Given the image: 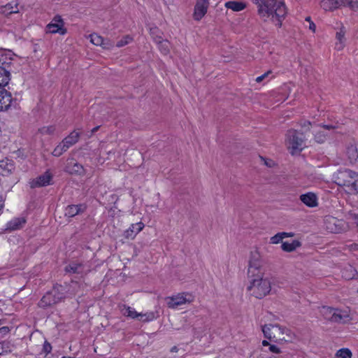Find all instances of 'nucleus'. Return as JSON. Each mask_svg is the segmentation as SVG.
<instances>
[{
  "mask_svg": "<svg viewBox=\"0 0 358 358\" xmlns=\"http://www.w3.org/2000/svg\"><path fill=\"white\" fill-rule=\"evenodd\" d=\"M346 6L354 10H358V0H347Z\"/></svg>",
  "mask_w": 358,
  "mask_h": 358,
  "instance_id": "nucleus-43",
  "label": "nucleus"
},
{
  "mask_svg": "<svg viewBox=\"0 0 358 358\" xmlns=\"http://www.w3.org/2000/svg\"><path fill=\"white\" fill-rule=\"evenodd\" d=\"M132 38L129 36H126L123 38L118 41L116 43V47L121 48L123 47L128 43H129L130 41H131Z\"/></svg>",
  "mask_w": 358,
  "mask_h": 358,
  "instance_id": "nucleus-39",
  "label": "nucleus"
},
{
  "mask_svg": "<svg viewBox=\"0 0 358 358\" xmlns=\"http://www.w3.org/2000/svg\"><path fill=\"white\" fill-rule=\"evenodd\" d=\"M55 131V127L50 125L48 127H43L38 129V131L43 135H51Z\"/></svg>",
  "mask_w": 358,
  "mask_h": 358,
  "instance_id": "nucleus-37",
  "label": "nucleus"
},
{
  "mask_svg": "<svg viewBox=\"0 0 358 358\" xmlns=\"http://www.w3.org/2000/svg\"><path fill=\"white\" fill-rule=\"evenodd\" d=\"M192 301V295L185 293L178 294L176 296L166 298V304L170 308H176L178 306L190 303Z\"/></svg>",
  "mask_w": 358,
  "mask_h": 358,
  "instance_id": "nucleus-7",
  "label": "nucleus"
},
{
  "mask_svg": "<svg viewBox=\"0 0 358 358\" xmlns=\"http://www.w3.org/2000/svg\"><path fill=\"white\" fill-rule=\"evenodd\" d=\"M347 0H322L320 6L324 10H334L341 6H346Z\"/></svg>",
  "mask_w": 358,
  "mask_h": 358,
  "instance_id": "nucleus-14",
  "label": "nucleus"
},
{
  "mask_svg": "<svg viewBox=\"0 0 358 358\" xmlns=\"http://www.w3.org/2000/svg\"><path fill=\"white\" fill-rule=\"evenodd\" d=\"M301 243L298 240H294L292 243L282 242L281 248L283 251L290 252L299 248Z\"/></svg>",
  "mask_w": 358,
  "mask_h": 358,
  "instance_id": "nucleus-27",
  "label": "nucleus"
},
{
  "mask_svg": "<svg viewBox=\"0 0 358 358\" xmlns=\"http://www.w3.org/2000/svg\"><path fill=\"white\" fill-rule=\"evenodd\" d=\"M282 241V236L280 233L276 234L275 236H272L270 239V243L272 244H278Z\"/></svg>",
  "mask_w": 358,
  "mask_h": 358,
  "instance_id": "nucleus-42",
  "label": "nucleus"
},
{
  "mask_svg": "<svg viewBox=\"0 0 358 358\" xmlns=\"http://www.w3.org/2000/svg\"><path fill=\"white\" fill-rule=\"evenodd\" d=\"M225 7L233 11L238 12L243 10L246 7V5L241 1H229L225 3Z\"/></svg>",
  "mask_w": 358,
  "mask_h": 358,
  "instance_id": "nucleus-26",
  "label": "nucleus"
},
{
  "mask_svg": "<svg viewBox=\"0 0 358 358\" xmlns=\"http://www.w3.org/2000/svg\"><path fill=\"white\" fill-rule=\"evenodd\" d=\"M357 272L351 265L345 267L342 271V276L346 280H352L356 277Z\"/></svg>",
  "mask_w": 358,
  "mask_h": 358,
  "instance_id": "nucleus-28",
  "label": "nucleus"
},
{
  "mask_svg": "<svg viewBox=\"0 0 358 358\" xmlns=\"http://www.w3.org/2000/svg\"><path fill=\"white\" fill-rule=\"evenodd\" d=\"M10 80V73L4 68L0 67V87L7 85Z\"/></svg>",
  "mask_w": 358,
  "mask_h": 358,
  "instance_id": "nucleus-30",
  "label": "nucleus"
},
{
  "mask_svg": "<svg viewBox=\"0 0 358 358\" xmlns=\"http://www.w3.org/2000/svg\"><path fill=\"white\" fill-rule=\"evenodd\" d=\"M143 227L144 224L142 222L132 224L129 228L124 231V237L127 239H134Z\"/></svg>",
  "mask_w": 358,
  "mask_h": 358,
  "instance_id": "nucleus-19",
  "label": "nucleus"
},
{
  "mask_svg": "<svg viewBox=\"0 0 358 358\" xmlns=\"http://www.w3.org/2000/svg\"><path fill=\"white\" fill-rule=\"evenodd\" d=\"M280 234L282 236V239L285 238L293 237L294 236V234L292 232H280Z\"/></svg>",
  "mask_w": 358,
  "mask_h": 358,
  "instance_id": "nucleus-50",
  "label": "nucleus"
},
{
  "mask_svg": "<svg viewBox=\"0 0 358 358\" xmlns=\"http://www.w3.org/2000/svg\"><path fill=\"white\" fill-rule=\"evenodd\" d=\"M335 311V308L328 307V306H323L322 307L320 310V313L324 317V319L328 320L331 322V317H333L332 315L334 314Z\"/></svg>",
  "mask_w": 358,
  "mask_h": 358,
  "instance_id": "nucleus-32",
  "label": "nucleus"
},
{
  "mask_svg": "<svg viewBox=\"0 0 358 358\" xmlns=\"http://www.w3.org/2000/svg\"><path fill=\"white\" fill-rule=\"evenodd\" d=\"M99 128V126L95 127L94 128H93L92 129L91 133L94 134L95 132H96L98 131Z\"/></svg>",
  "mask_w": 358,
  "mask_h": 358,
  "instance_id": "nucleus-55",
  "label": "nucleus"
},
{
  "mask_svg": "<svg viewBox=\"0 0 358 358\" xmlns=\"http://www.w3.org/2000/svg\"><path fill=\"white\" fill-rule=\"evenodd\" d=\"M51 350H52L51 345L48 342L45 341L43 345V351L46 354H48V353L50 352Z\"/></svg>",
  "mask_w": 358,
  "mask_h": 358,
  "instance_id": "nucleus-46",
  "label": "nucleus"
},
{
  "mask_svg": "<svg viewBox=\"0 0 358 358\" xmlns=\"http://www.w3.org/2000/svg\"><path fill=\"white\" fill-rule=\"evenodd\" d=\"M12 101L10 92L0 87V110H8L11 105Z\"/></svg>",
  "mask_w": 358,
  "mask_h": 358,
  "instance_id": "nucleus-11",
  "label": "nucleus"
},
{
  "mask_svg": "<svg viewBox=\"0 0 358 358\" xmlns=\"http://www.w3.org/2000/svg\"><path fill=\"white\" fill-rule=\"evenodd\" d=\"M262 345H263L264 346H267V345H269V346H270L269 343H268L267 341H265V340L262 341Z\"/></svg>",
  "mask_w": 358,
  "mask_h": 358,
  "instance_id": "nucleus-56",
  "label": "nucleus"
},
{
  "mask_svg": "<svg viewBox=\"0 0 358 358\" xmlns=\"http://www.w3.org/2000/svg\"><path fill=\"white\" fill-rule=\"evenodd\" d=\"M347 155L351 163L355 162L358 159V151L356 145H350L347 148Z\"/></svg>",
  "mask_w": 358,
  "mask_h": 358,
  "instance_id": "nucleus-29",
  "label": "nucleus"
},
{
  "mask_svg": "<svg viewBox=\"0 0 358 358\" xmlns=\"http://www.w3.org/2000/svg\"><path fill=\"white\" fill-rule=\"evenodd\" d=\"M68 148H66V145L62 141L60 143H59L56 148L52 151V155L55 157H59L61 156L64 152L67 151Z\"/></svg>",
  "mask_w": 358,
  "mask_h": 358,
  "instance_id": "nucleus-34",
  "label": "nucleus"
},
{
  "mask_svg": "<svg viewBox=\"0 0 358 358\" xmlns=\"http://www.w3.org/2000/svg\"><path fill=\"white\" fill-rule=\"evenodd\" d=\"M124 315L133 319H138L142 322H149L155 318V315L153 313H148L145 314L138 313L134 308L131 307H127L126 308Z\"/></svg>",
  "mask_w": 358,
  "mask_h": 358,
  "instance_id": "nucleus-9",
  "label": "nucleus"
},
{
  "mask_svg": "<svg viewBox=\"0 0 358 358\" xmlns=\"http://www.w3.org/2000/svg\"><path fill=\"white\" fill-rule=\"evenodd\" d=\"M18 11L17 4L13 3V2L8 3L5 6H0V13L5 15L17 13Z\"/></svg>",
  "mask_w": 358,
  "mask_h": 358,
  "instance_id": "nucleus-25",
  "label": "nucleus"
},
{
  "mask_svg": "<svg viewBox=\"0 0 358 358\" xmlns=\"http://www.w3.org/2000/svg\"><path fill=\"white\" fill-rule=\"evenodd\" d=\"M285 331H286V329L285 328L280 326V329H279V331H278V334L280 335V338H283L282 335L285 334Z\"/></svg>",
  "mask_w": 358,
  "mask_h": 358,
  "instance_id": "nucleus-51",
  "label": "nucleus"
},
{
  "mask_svg": "<svg viewBox=\"0 0 358 358\" xmlns=\"http://www.w3.org/2000/svg\"><path fill=\"white\" fill-rule=\"evenodd\" d=\"M10 343L7 341H3L0 343V347L1 350H10L9 349Z\"/></svg>",
  "mask_w": 358,
  "mask_h": 358,
  "instance_id": "nucleus-48",
  "label": "nucleus"
},
{
  "mask_svg": "<svg viewBox=\"0 0 358 358\" xmlns=\"http://www.w3.org/2000/svg\"><path fill=\"white\" fill-rule=\"evenodd\" d=\"M271 73V71H267L266 73H264L263 75L260 76H258L257 78H256V81L257 83H260L262 82L266 77L268 76V75Z\"/></svg>",
  "mask_w": 358,
  "mask_h": 358,
  "instance_id": "nucleus-49",
  "label": "nucleus"
},
{
  "mask_svg": "<svg viewBox=\"0 0 358 358\" xmlns=\"http://www.w3.org/2000/svg\"><path fill=\"white\" fill-rule=\"evenodd\" d=\"M345 217L349 222L352 224H355L358 229V214L355 213L352 210H350L345 213Z\"/></svg>",
  "mask_w": 358,
  "mask_h": 358,
  "instance_id": "nucleus-33",
  "label": "nucleus"
},
{
  "mask_svg": "<svg viewBox=\"0 0 358 358\" xmlns=\"http://www.w3.org/2000/svg\"><path fill=\"white\" fill-rule=\"evenodd\" d=\"M52 176L49 171L45 172L43 175L33 180L31 184V187H44L50 185Z\"/></svg>",
  "mask_w": 358,
  "mask_h": 358,
  "instance_id": "nucleus-15",
  "label": "nucleus"
},
{
  "mask_svg": "<svg viewBox=\"0 0 358 358\" xmlns=\"http://www.w3.org/2000/svg\"><path fill=\"white\" fill-rule=\"evenodd\" d=\"M352 352L348 348H342L338 350L335 355V358H351Z\"/></svg>",
  "mask_w": 358,
  "mask_h": 358,
  "instance_id": "nucleus-35",
  "label": "nucleus"
},
{
  "mask_svg": "<svg viewBox=\"0 0 358 358\" xmlns=\"http://www.w3.org/2000/svg\"><path fill=\"white\" fill-rule=\"evenodd\" d=\"M6 200V196L3 194H0V215L3 211V208H4V203Z\"/></svg>",
  "mask_w": 358,
  "mask_h": 358,
  "instance_id": "nucleus-45",
  "label": "nucleus"
},
{
  "mask_svg": "<svg viewBox=\"0 0 358 358\" xmlns=\"http://www.w3.org/2000/svg\"><path fill=\"white\" fill-rule=\"evenodd\" d=\"M335 182L348 194L358 193V173L350 169H341L334 174Z\"/></svg>",
  "mask_w": 358,
  "mask_h": 358,
  "instance_id": "nucleus-3",
  "label": "nucleus"
},
{
  "mask_svg": "<svg viewBox=\"0 0 358 358\" xmlns=\"http://www.w3.org/2000/svg\"><path fill=\"white\" fill-rule=\"evenodd\" d=\"M208 5V0H197L194 13V17L196 20H200L205 15Z\"/></svg>",
  "mask_w": 358,
  "mask_h": 358,
  "instance_id": "nucleus-10",
  "label": "nucleus"
},
{
  "mask_svg": "<svg viewBox=\"0 0 358 358\" xmlns=\"http://www.w3.org/2000/svg\"><path fill=\"white\" fill-rule=\"evenodd\" d=\"M150 32L154 40L155 38H157V36H161V31L157 27L150 28Z\"/></svg>",
  "mask_w": 358,
  "mask_h": 358,
  "instance_id": "nucleus-44",
  "label": "nucleus"
},
{
  "mask_svg": "<svg viewBox=\"0 0 358 358\" xmlns=\"http://www.w3.org/2000/svg\"><path fill=\"white\" fill-rule=\"evenodd\" d=\"M280 325L278 324H265L262 327V331L264 337L269 339L270 341H277L278 340H284L285 338H280V335L278 334L279 331Z\"/></svg>",
  "mask_w": 358,
  "mask_h": 358,
  "instance_id": "nucleus-8",
  "label": "nucleus"
},
{
  "mask_svg": "<svg viewBox=\"0 0 358 358\" xmlns=\"http://www.w3.org/2000/svg\"><path fill=\"white\" fill-rule=\"evenodd\" d=\"M332 316L331 322H333L346 323L351 320L349 310H347L335 309Z\"/></svg>",
  "mask_w": 358,
  "mask_h": 358,
  "instance_id": "nucleus-12",
  "label": "nucleus"
},
{
  "mask_svg": "<svg viewBox=\"0 0 358 358\" xmlns=\"http://www.w3.org/2000/svg\"><path fill=\"white\" fill-rule=\"evenodd\" d=\"M80 137V132L77 131L76 130L73 131L69 136L64 138L62 140V142L66 145V148L69 149L76 143L78 142Z\"/></svg>",
  "mask_w": 358,
  "mask_h": 358,
  "instance_id": "nucleus-22",
  "label": "nucleus"
},
{
  "mask_svg": "<svg viewBox=\"0 0 358 358\" xmlns=\"http://www.w3.org/2000/svg\"><path fill=\"white\" fill-rule=\"evenodd\" d=\"M90 41L95 45H100L103 43V38L97 34H92L90 36Z\"/></svg>",
  "mask_w": 358,
  "mask_h": 358,
  "instance_id": "nucleus-36",
  "label": "nucleus"
},
{
  "mask_svg": "<svg viewBox=\"0 0 358 358\" xmlns=\"http://www.w3.org/2000/svg\"><path fill=\"white\" fill-rule=\"evenodd\" d=\"M248 275L250 282L247 289L252 296L262 299L270 293L271 281L264 276L260 255L257 252H252L250 254Z\"/></svg>",
  "mask_w": 358,
  "mask_h": 358,
  "instance_id": "nucleus-1",
  "label": "nucleus"
},
{
  "mask_svg": "<svg viewBox=\"0 0 358 358\" xmlns=\"http://www.w3.org/2000/svg\"><path fill=\"white\" fill-rule=\"evenodd\" d=\"M357 292H358V289H357Z\"/></svg>",
  "mask_w": 358,
  "mask_h": 358,
  "instance_id": "nucleus-60",
  "label": "nucleus"
},
{
  "mask_svg": "<svg viewBox=\"0 0 358 358\" xmlns=\"http://www.w3.org/2000/svg\"><path fill=\"white\" fill-rule=\"evenodd\" d=\"M253 3L257 6L258 14L260 15V10H264L266 0H252Z\"/></svg>",
  "mask_w": 358,
  "mask_h": 358,
  "instance_id": "nucleus-40",
  "label": "nucleus"
},
{
  "mask_svg": "<svg viewBox=\"0 0 358 358\" xmlns=\"http://www.w3.org/2000/svg\"><path fill=\"white\" fill-rule=\"evenodd\" d=\"M321 127H322L323 128L326 129H334L335 127L331 125V124H329V125H327V124H323V125H321Z\"/></svg>",
  "mask_w": 358,
  "mask_h": 358,
  "instance_id": "nucleus-54",
  "label": "nucleus"
},
{
  "mask_svg": "<svg viewBox=\"0 0 358 358\" xmlns=\"http://www.w3.org/2000/svg\"><path fill=\"white\" fill-rule=\"evenodd\" d=\"M65 171L71 175H82L84 172V169L80 164L72 159L67 163Z\"/></svg>",
  "mask_w": 358,
  "mask_h": 358,
  "instance_id": "nucleus-16",
  "label": "nucleus"
},
{
  "mask_svg": "<svg viewBox=\"0 0 358 358\" xmlns=\"http://www.w3.org/2000/svg\"><path fill=\"white\" fill-rule=\"evenodd\" d=\"M345 30L343 27H342L338 31L336 32V43L335 44V48L337 50H341L343 49L345 46Z\"/></svg>",
  "mask_w": 358,
  "mask_h": 358,
  "instance_id": "nucleus-23",
  "label": "nucleus"
},
{
  "mask_svg": "<svg viewBox=\"0 0 358 358\" xmlns=\"http://www.w3.org/2000/svg\"><path fill=\"white\" fill-rule=\"evenodd\" d=\"M324 224L325 229L331 233L338 234L348 230L349 223L343 219H338L331 215H327L324 217Z\"/></svg>",
  "mask_w": 358,
  "mask_h": 358,
  "instance_id": "nucleus-6",
  "label": "nucleus"
},
{
  "mask_svg": "<svg viewBox=\"0 0 358 358\" xmlns=\"http://www.w3.org/2000/svg\"><path fill=\"white\" fill-rule=\"evenodd\" d=\"M58 303L56 301L55 296L52 295L51 292H48L38 302V306L42 308H47Z\"/></svg>",
  "mask_w": 358,
  "mask_h": 358,
  "instance_id": "nucleus-18",
  "label": "nucleus"
},
{
  "mask_svg": "<svg viewBox=\"0 0 358 358\" xmlns=\"http://www.w3.org/2000/svg\"><path fill=\"white\" fill-rule=\"evenodd\" d=\"M306 21H308V22H312V21L310 20V17H307L306 18Z\"/></svg>",
  "mask_w": 358,
  "mask_h": 358,
  "instance_id": "nucleus-58",
  "label": "nucleus"
},
{
  "mask_svg": "<svg viewBox=\"0 0 358 358\" xmlns=\"http://www.w3.org/2000/svg\"><path fill=\"white\" fill-rule=\"evenodd\" d=\"M55 23H50L47 25V31L51 34L59 33L61 34H64L66 33V30L62 29L63 27V21L59 16L55 17L54 18Z\"/></svg>",
  "mask_w": 358,
  "mask_h": 358,
  "instance_id": "nucleus-13",
  "label": "nucleus"
},
{
  "mask_svg": "<svg viewBox=\"0 0 358 358\" xmlns=\"http://www.w3.org/2000/svg\"><path fill=\"white\" fill-rule=\"evenodd\" d=\"M310 125V122H305L303 127H309Z\"/></svg>",
  "mask_w": 358,
  "mask_h": 358,
  "instance_id": "nucleus-57",
  "label": "nucleus"
},
{
  "mask_svg": "<svg viewBox=\"0 0 358 358\" xmlns=\"http://www.w3.org/2000/svg\"><path fill=\"white\" fill-rule=\"evenodd\" d=\"M155 41L159 45L162 53L167 55L169 52L170 43L168 41L163 40L162 36H157V38H155Z\"/></svg>",
  "mask_w": 358,
  "mask_h": 358,
  "instance_id": "nucleus-24",
  "label": "nucleus"
},
{
  "mask_svg": "<svg viewBox=\"0 0 358 358\" xmlns=\"http://www.w3.org/2000/svg\"><path fill=\"white\" fill-rule=\"evenodd\" d=\"M101 46L104 49H111L114 46V43L110 39H104L103 43H101Z\"/></svg>",
  "mask_w": 358,
  "mask_h": 358,
  "instance_id": "nucleus-41",
  "label": "nucleus"
},
{
  "mask_svg": "<svg viewBox=\"0 0 358 358\" xmlns=\"http://www.w3.org/2000/svg\"><path fill=\"white\" fill-rule=\"evenodd\" d=\"M305 136L303 132L295 129H290L287 133V142L288 148L291 149L292 154L301 151L305 147Z\"/></svg>",
  "mask_w": 358,
  "mask_h": 358,
  "instance_id": "nucleus-4",
  "label": "nucleus"
},
{
  "mask_svg": "<svg viewBox=\"0 0 358 358\" xmlns=\"http://www.w3.org/2000/svg\"><path fill=\"white\" fill-rule=\"evenodd\" d=\"M264 10H260V17L264 21L270 18L278 27L287 15V9L283 0H266Z\"/></svg>",
  "mask_w": 358,
  "mask_h": 358,
  "instance_id": "nucleus-2",
  "label": "nucleus"
},
{
  "mask_svg": "<svg viewBox=\"0 0 358 358\" xmlns=\"http://www.w3.org/2000/svg\"><path fill=\"white\" fill-rule=\"evenodd\" d=\"M62 358H73V357H62Z\"/></svg>",
  "mask_w": 358,
  "mask_h": 358,
  "instance_id": "nucleus-59",
  "label": "nucleus"
},
{
  "mask_svg": "<svg viewBox=\"0 0 358 358\" xmlns=\"http://www.w3.org/2000/svg\"><path fill=\"white\" fill-rule=\"evenodd\" d=\"M85 210L86 206L85 204L69 205L65 209V215L73 217L85 212Z\"/></svg>",
  "mask_w": 358,
  "mask_h": 358,
  "instance_id": "nucleus-17",
  "label": "nucleus"
},
{
  "mask_svg": "<svg viewBox=\"0 0 358 358\" xmlns=\"http://www.w3.org/2000/svg\"><path fill=\"white\" fill-rule=\"evenodd\" d=\"M326 136L323 131H317L315 134V140L317 143H323L326 140Z\"/></svg>",
  "mask_w": 358,
  "mask_h": 358,
  "instance_id": "nucleus-38",
  "label": "nucleus"
},
{
  "mask_svg": "<svg viewBox=\"0 0 358 358\" xmlns=\"http://www.w3.org/2000/svg\"><path fill=\"white\" fill-rule=\"evenodd\" d=\"M26 220L24 217H15L8 222L6 225V230L15 231L22 229Z\"/></svg>",
  "mask_w": 358,
  "mask_h": 358,
  "instance_id": "nucleus-21",
  "label": "nucleus"
},
{
  "mask_svg": "<svg viewBox=\"0 0 358 358\" xmlns=\"http://www.w3.org/2000/svg\"><path fill=\"white\" fill-rule=\"evenodd\" d=\"M65 271L69 273H80L83 272V266L80 264L73 262L65 267Z\"/></svg>",
  "mask_w": 358,
  "mask_h": 358,
  "instance_id": "nucleus-31",
  "label": "nucleus"
},
{
  "mask_svg": "<svg viewBox=\"0 0 358 358\" xmlns=\"http://www.w3.org/2000/svg\"><path fill=\"white\" fill-rule=\"evenodd\" d=\"M80 285L77 282L72 281L69 285H56L50 291L57 303L64 300L67 295H75L78 292Z\"/></svg>",
  "mask_w": 358,
  "mask_h": 358,
  "instance_id": "nucleus-5",
  "label": "nucleus"
},
{
  "mask_svg": "<svg viewBox=\"0 0 358 358\" xmlns=\"http://www.w3.org/2000/svg\"><path fill=\"white\" fill-rule=\"evenodd\" d=\"M300 200L310 208L317 206V196L313 192H308L306 194H301L300 196Z\"/></svg>",
  "mask_w": 358,
  "mask_h": 358,
  "instance_id": "nucleus-20",
  "label": "nucleus"
},
{
  "mask_svg": "<svg viewBox=\"0 0 358 358\" xmlns=\"http://www.w3.org/2000/svg\"><path fill=\"white\" fill-rule=\"evenodd\" d=\"M315 28H316V26L314 24V22H310V24H309V29L311 31H315Z\"/></svg>",
  "mask_w": 358,
  "mask_h": 358,
  "instance_id": "nucleus-53",
  "label": "nucleus"
},
{
  "mask_svg": "<svg viewBox=\"0 0 358 358\" xmlns=\"http://www.w3.org/2000/svg\"><path fill=\"white\" fill-rule=\"evenodd\" d=\"M269 350L271 352L276 354H279L281 352L280 348H278L277 346L274 345H270Z\"/></svg>",
  "mask_w": 358,
  "mask_h": 358,
  "instance_id": "nucleus-47",
  "label": "nucleus"
},
{
  "mask_svg": "<svg viewBox=\"0 0 358 358\" xmlns=\"http://www.w3.org/2000/svg\"><path fill=\"white\" fill-rule=\"evenodd\" d=\"M349 248L351 250H358V244L352 243L349 245Z\"/></svg>",
  "mask_w": 358,
  "mask_h": 358,
  "instance_id": "nucleus-52",
  "label": "nucleus"
}]
</instances>
